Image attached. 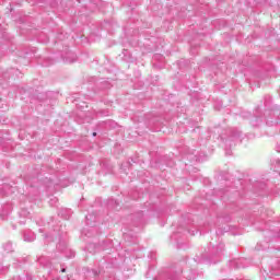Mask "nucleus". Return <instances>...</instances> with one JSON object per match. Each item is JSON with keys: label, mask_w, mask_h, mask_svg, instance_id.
<instances>
[{"label": "nucleus", "mask_w": 280, "mask_h": 280, "mask_svg": "<svg viewBox=\"0 0 280 280\" xmlns=\"http://www.w3.org/2000/svg\"><path fill=\"white\" fill-rule=\"evenodd\" d=\"M275 124H279V121H272V120H269L267 119V126H275Z\"/></svg>", "instance_id": "0eeeda50"}, {"label": "nucleus", "mask_w": 280, "mask_h": 280, "mask_svg": "<svg viewBox=\"0 0 280 280\" xmlns=\"http://www.w3.org/2000/svg\"><path fill=\"white\" fill-rule=\"evenodd\" d=\"M273 163H276V165H280L279 159L275 160Z\"/></svg>", "instance_id": "9d476101"}, {"label": "nucleus", "mask_w": 280, "mask_h": 280, "mask_svg": "<svg viewBox=\"0 0 280 280\" xmlns=\"http://www.w3.org/2000/svg\"><path fill=\"white\" fill-rule=\"evenodd\" d=\"M8 266H4V267H0V270H1V272H5V270H8Z\"/></svg>", "instance_id": "1a4fd4ad"}, {"label": "nucleus", "mask_w": 280, "mask_h": 280, "mask_svg": "<svg viewBox=\"0 0 280 280\" xmlns=\"http://www.w3.org/2000/svg\"><path fill=\"white\" fill-rule=\"evenodd\" d=\"M189 233H190L191 235H196V232H194V231H192V232H191V231H189Z\"/></svg>", "instance_id": "f8f14e48"}, {"label": "nucleus", "mask_w": 280, "mask_h": 280, "mask_svg": "<svg viewBox=\"0 0 280 280\" xmlns=\"http://www.w3.org/2000/svg\"><path fill=\"white\" fill-rule=\"evenodd\" d=\"M171 280H176V279L172 278Z\"/></svg>", "instance_id": "dca6fc26"}, {"label": "nucleus", "mask_w": 280, "mask_h": 280, "mask_svg": "<svg viewBox=\"0 0 280 280\" xmlns=\"http://www.w3.org/2000/svg\"><path fill=\"white\" fill-rule=\"evenodd\" d=\"M67 211H68V214H67V215H65V214L61 213V215H62V218H63L65 220H69V218H70V215H71V210H67Z\"/></svg>", "instance_id": "6e6552de"}, {"label": "nucleus", "mask_w": 280, "mask_h": 280, "mask_svg": "<svg viewBox=\"0 0 280 280\" xmlns=\"http://www.w3.org/2000/svg\"><path fill=\"white\" fill-rule=\"evenodd\" d=\"M225 154H228L229 156H231V152H226Z\"/></svg>", "instance_id": "2eb2a0df"}, {"label": "nucleus", "mask_w": 280, "mask_h": 280, "mask_svg": "<svg viewBox=\"0 0 280 280\" xmlns=\"http://www.w3.org/2000/svg\"><path fill=\"white\" fill-rule=\"evenodd\" d=\"M36 236L32 232L24 233V242H34Z\"/></svg>", "instance_id": "f03ea898"}, {"label": "nucleus", "mask_w": 280, "mask_h": 280, "mask_svg": "<svg viewBox=\"0 0 280 280\" xmlns=\"http://www.w3.org/2000/svg\"><path fill=\"white\" fill-rule=\"evenodd\" d=\"M240 137H242V132L237 129H230L229 137L224 138L221 136V139L224 141L225 145L230 148L235 143V141H240Z\"/></svg>", "instance_id": "f257e3e1"}, {"label": "nucleus", "mask_w": 280, "mask_h": 280, "mask_svg": "<svg viewBox=\"0 0 280 280\" xmlns=\"http://www.w3.org/2000/svg\"><path fill=\"white\" fill-rule=\"evenodd\" d=\"M44 237H45L46 240H49V242H54V237H56V235H55V234H51V235L45 234Z\"/></svg>", "instance_id": "423d86ee"}, {"label": "nucleus", "mask_w": 280, "mask_h": 280, "mask_svg": "<svg viewBox=\"0 0 280 280\" xmlns=\"http://www.w3.org/2000/svg\"><path fill=\"white\" fill-rule=\"evenodd\" d=\"M232 268H244V265H242V259H236L231 261Z\"/></svg>", "instance_id": "7ed1b4c3"}, {"label": "nucleus", "mask_w": 280, "mask_h": 280, "mask_svg": "<svg viewBox=\"0 0 280 280\" xmlns=\"http://www.w3.org/2000/svg\"><path fill=\"white\" fill-rule=\"evenodd\" d=\"M92 135H93V137H97V132H93Z\"/></svg>", "instance_id": "ddd939ff"}, {"label": "nucleus", "mask_w": 280, "mask_h": 280, "mask_svg": "<svg viewBox=\"0 0 280 280\" xmlns=\"http://www.w3.org/2000/svg\"><path fill=\"white\" fill-rule=\"evenodd\" d=\"M66 62H75V59H72V60L66 59Z\"/></svg>", "instance_id": "9b49d317"}, {"label": "nucleus", "mask_w": 280, "mask_h": 280, "mask_svg": "<svg viewBox=\"0 0 280 280\" xmlns=\"http://www.w3.org/2000/svg\"><path fill=\"white\" fill-rule=\"evenodd\" d=\"M224 250V244L220 243L217 247V255H219V253H222Z\"/></svg>", "instance_id": "39448f33"}, {"label": "nucleus", "mask_w": 280, "mask_h": 280, "mask_svg": "<svg viewBox=\"0 0 280 280\" xmlns=\"http://www.w3.org/2000/svg\"><path fill=\"white\" fill-rule=\"evenodd\" d=\"M3 250L5 253H12L14 250V248L12 247V243H7L3 245Z\"/></svg>", "instance_id": "20e7f679"}, {"label": "nucleus", "mask_w": 280, "mask_h": 280, "mask_svg": "<svg viewBox=\"0 0 280 280\" xmlns=\"http://www.w3.org/2000/svg\"><path fill=\"white\" fill-rule=\"evenodd\" d=\"M61 272H67V269L62 268V269H61Z\"/></svg>", "instance_id": "4468645a"}]
</instances>
